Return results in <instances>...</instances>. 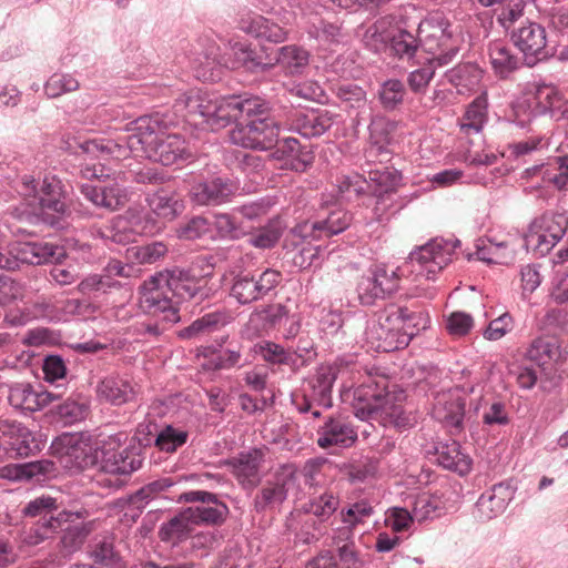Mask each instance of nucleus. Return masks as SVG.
I'll use <instances>...</instances> for the list:
<instances>
[{
  "instance_id": "obj_1",
  "label": "nucleus",
  "mask_w": 568,
  "mask_h": 568,
  "mask_svg": "<svg viewBox=\"0 0 568 568\" xmlns=\"http://www.w3.org/2000/svg\"><path fill=\"white\" fill-rule=\"evenodd\" d=\"M172 121L168 114L155 113L140 116L125 126L129 133L125 144L106 139L87 140L80 143L84 153L93 156L109 155L116 160L126 158L129 153H141L145 158L172 165L179 160L191 156L185 140L170 132Z\"/></svg>"
},
{
  "instance_id": "obj_2",
  "label": "nucleus",
  "mask_w": 568,
  "mask_h": 568,
  "mask_svg": "<svg viewBox=\"0 0 568 568\" xmlns=\"http://www.w3.org/2000/svg\"><path fill=\"white\" fill-rule=\"evenodd\" d=\"M206 284L204 277H195L181 270H166L144 281L140 305L145 313L174 324L180 321L181 302L206 297Z\"/></svg>"
},
{
  "instance_id": "obj_3",
  "label": "nucleus",
  "mask_w": 568,
  "mask_h": 568,
  "mask_svg": "<svg viewBox=\"0 0 568 568\" xmlns=\"http://www.w3.org/2000/svg\"><path fill=\"white\" fill-rule=\"evenodd\" d=\"M254 97H216L201 90H191L176 99L174 109L190 123L212 131L241 120L254 110Z\"/></svg>"
},
{
  "instance_id": "obj_4",
  "label": "nucleus",
  "mask_w": 568,
  "mask_h": 568,
  "mask_svg": "<svg viewBox=\"0 0 568 568\" xmlns=\"http://www.w3.org/2000/svg\"><path fill=\"white\" fill-rule=\"evenodd\" d=\"M404 399L403 390L390 392L388 389L386 377L368 375L354 390V413L362 420H373L384 426L404 427L408 424V418L403 409Z\"/></svg>"
},
{
  "instance_id": "obj_5",
  "label": "nucleus",
  "mask_w": 568,
  "mask_h": 568,
  "mask_svg": "<svg viewBox=\"0 0 568 568\" xmlns=\"http://www.w3.org/2000/svg\"><path fill=\"white\" fill-rule=\"evenodd\" d=\"M453 246L443 240H433L409 254L408 260L396 270L385 265H376L372 271L384 294L397 290V281L407 272L416 273V277L425 276L433 280L437 273L452 262Z\"/></svg>"
},
{
  "instance_id": "obj_6",
  "label": "nucleus",
  "mask_w": 568,
  "mask_h": 568,
  "mask_svg": "<svg viewBox=\"0 0 568 568\" xmlns=\"http://www.w3.org/2000/svg\"><path fill=\"white\" fill-rule=\"evenodd\" d=\"M21 197V216L27 220H49L55 213H64L67 205L62 183L54 176H45L42 182H36L31 175L22 176L17 186Z\"/></svg>"
},
{
  "instance_id": "obj_7",
  "label": "nucleus",
  "mask_w": 568,
  "mask_h": 568,
  "mask_svg": "<svg viewBox=\"0 0 568 568\" xmlns=\"http://www.w3.org/2000/svg\"><path fill=\"white\" fill-rule=\"evenodd\" d=\"M255 109L243 116L242 121L231 131L234 144L253 150H268L278 142L280 124L271 115L268 104L254 97Z\"/></svg>"
},
{
  "instance_id": "obj_8",
  "label": "nucleus",
  "mask_w": 568,
  "mask_h": 568,
  "mask_svg": "<svg viewBox=\"0 0 568 568\" xmlns=\"http://www.w3.org/2000/svg\"><path fill=\"white\" fill-rule=\"evenodd\" d=\"M82 176L85 179H98L99 184H83L81 193L87 200L99 207L109 211H116L123 207L130 200V194L123 185L125 182L124 174L119 172L111 176L104 173L102 165H87L81 170Z\"/></svg>"
},
{
  "instance_id": "obj_9",
  "label": "nucleus",
  "mask_w": 568,
  "mask_h": 568,
  "mask_svg": "<svg viewBox=\"0 0 568 568\" xmlns=\"http://www.w3.org/2000/svg\"><path fill=\"white\" fill-rule=\"evenodd\" d=\"M568 216L560 212H546L536 217L526 235V244L540 254L548 253L565 235Z\"/></svg>"
},
{
  "instance_id": "obj_10",
  "label": "nucleus",
  "mask_w": 568,
  "mask_h": 568,
  "mask_svg": "<svg viewBox=\"0 0 568 568\" xmlns=\"http://www.w3.org/2000/svg\"><path fill=\"white\" fill-rule=\"evenodd\" d=\"M161 229L162 225L151 214L131 207L123 215L114 217L103 235L115 243L126 244L133 242L136 235H153Z\"/></svg>"
},
{
  "instance_id": "obj_11",
  "label": "nucleus",
  "mask_w": 568,
  "mask_h": 568,
  "mask_svg": "<svg viewBox=\"0 0 568 568\" xmlns=\"http://www.w3.org/2000/svg\"><path fill=\"white\" fill-rule=\"evenodd\" d=\"M297 468L294 464L281 465L256 493L253 504L257 513L274 509L283 504L287 493L296 484Z\"/></svg>"
},
{
  "instance_id": "obj_12",
  "label": "nucleus",
  "mask_w": 568,
  "mask_h": 568,
  "mask_svg": "<svg viewBox=\"0 0 568 568\" xmlns=\"http://www.w3.org/2000/svg\"><path fill=\"white\" fill-rule=\"evenodd\" d=\"M352 221V213L341 206H336L329 210L327 215L320 221L313 223L306 221L296 225L292 230V235L293 237H298L300 242H294V244L298 245L304 241L337 235L348 229Z\"/></svg>"
},
{
  "instance_id": "obj_13",
  "label": "nucleus",
  "mask_w": 568,
  "mask_h": 568,
  "mask_svg": "<svg viewBox=\"0 0 568 568\" xmlns=\"http://www.w3.org/2000/svg\"><path fill=\"white\" fill-rule=\"evenodd\" d=\"M418 49L429 53L430 62L437 65L448 63L457 52V40L452 32L440 27H430L428 23H420L418 28Z\"/></svg>"
},
{
  "instance_id": "obj_14",
  "label": "nucleus",
  "mask_w": 568,
  "mask_h": 568,
  "mask_svg": "<svg viewBox=\"0 0 568 568\" xmlns=\"http://www.w3.org/2000/svg\"><path fill=\"white\" fill-rule=\"evenodd\" d=\"M403 307H388L378 316V321L368 328L369 337L378 342L377 349L390 352L404 348V345H399L400 335L403 334Z\"/></svg>"
},
{
  "instance_id": "obj_15",
  "label": "nucleus",
  "mask_w": 568,
  "mask_h": 568,
  "mask_svg": "<svg viewBox=\"0 0 568 568\" xmlns=\"http://www.w3.org/2000/svg\"><path fill=\"white\" fill-rule=\"evenodd\" d=\"M180 499L185 503H201L199 506L186 508L195 526L200 524H221L229 511L226 505L220 503L216 495L209 491H187L182 494Z\"/></svg>"
},
{
  "instance_id": "obj_16",
  "label": "nucleus",
  "mask_w": 568,
  "mask_h": 568,
  "mask_svg": "<svg viewBox=\"0 0 568 568\" xmlns=\"http://www.w3.org/2000/svg\"><path fill=\"white\" fill-rule=\"evenodd\" d=\"M357 440V432L345 418L328 417L317 429V445L323 449L331 447L348 448Z\"/></svg>"
},
{
  "instance_id": "obj_17",
  "label": "nucleus",
  "mask_w": 568,
  "mask_h": 568,
  "mask_svg": "<svg viewBox=\"0 0 568 568\" xmlns=\"http://www.w3.org/2000/svg\"><path fill=\"white\" fill-rule=\"evenodd\" d=\"M466 406V395L463 389L443 390L435 397L433 416L447 426L462 425Z\"/></svg>"
},
{
  "instance_id": "obj_18",
  "label": "nucleus",
  "mask_w": 568,
  "mask_h": 568,
  "mask_svg": "<svg viewBox=\"0 0 568 568\" xmlns=\"http://www.w3.org/2000/svg\"><path fill=\"white\" fill-rule=\"evenodd\" d=\"M511 38L527 58L542 60L548 55L546 30L538 23L527 22L515 30Z\"/></svg>"
},
{
  "instance_id": "obj_19",
  "label": "nucleus",
  "mask_w": 568,
  "mask_h": 568,
  "mask_svg": "<svg viewBox=\"0 0 568 568\" xmlns=\"http://www.w3.org/2000/svg\"><path fill=\"white\" fill-rule=\"evenodd\" d=\"M110 448L102 450V468L109 474L130 475L142 466V457L135 448H123L114 452L116 442L110 438L108 442Z\"/></svg>"
},
{
  "instance_id": "obj_20",
  "label": "nucleus",
  "mask_w": 568,
  "mask_h": 568,
  "mask_svg": "<svg viewBox=\"0 0 568 568\" xmlns=\"http://www.w3.org/2000/svg\"><path fill=\"white\" fill-rule=\"evenodd\" d=\"M235 191V184L229 179L213 178L193 185L190 195L200 205H217L227 202Z\"/></svg>"
},
{
  "instance_id": "obj_21",
  "label": "nucleus",
  "mask_w": 568,
  "mask_h": 568,
  "mask_svg": "<svg viewBox=\"0 0 568 568\" xmlns=\"http://www.w3.org/2000/svg\"><path fill=\"white\" fill-rule=\"evenodd\" d=\"M526 358L544 371H551L564 361V353L555 336H541L531 342L527 348Z\"/></svg>"
},
{
  "instance_id": "obj_22",
  "label": "nucleus",
  "mask_w": 568,
  "mask_h": 568,
  "mask_svg": "<svg viewBox=\"0 0 568 568\" xmlns=\"http://www.w3.org/2000/svg\"><path fill=\"white\" fill-rule=\"evenodd\" d=\"M272 156L281 162V169L296 172H304L314 160L312 152L302 149L300 142L294 138L285 139L278 143Z\"/></svg>"
},
{
  "instance_id": "obj_23",
  "label": "nucleus",
  "mask_w": 568,
  "mask_h": 568,
  "mask_svg": "<svg viewBox=\"0 0 568 568\" xmlns=\"http://www.w3.org/2000/svg\"><path fill=\"white\" fill-rule=\"evenodd\" d=\"M239 28L254 38L271 42H282L287 34L283 27L255 12L243 14L239 20Z\"/></svg>"
},
{
  "instance_id": "obj_24",
  "label": "nucleus",
  "mask_w": 568,
  "mask_h": 568,
  "mask_svg": "<svg viewBox=\"0 0 568 568\" xmlns=\"http://www.w3.org/2000/svg\"><path fill=\"white\" fill-rule=\"evenodd\" d=\"M138 392L136 384L120 376H108L97 387L101 400L118 406L133 400Z\"/></svg>"
},
{
  "instance_id": "obj_25",
  "label": "nucleus",
  "mask_w": 568,
  "mask_h": 568,
  "mask_svg": "<svg viewBox=\"0 0 568 568\" xmlns=\"http://www.w3.org/2000/svg\"><path fill=\"white\" fill-rule=\"evenodd\" d=\"M16 260L27 264L40 265L48 262H60L63 255L61 248L44 242H24L19 243L14 248Z\"/></svg>"
},
{
  "instance_id": "obj_26",
  "label": "nucleus",
  "mask_w": 568,
  "mask_h": 568,
  "mask_svg": "<svg viewBox=\"0 0 568 568\" xmlns=\"http://www.w3.org/2000/svg\"><path fill=\"white\" fill-rule=\"evenodd\" d=\"M524 174L526 178L540 176L546 185L564 190L568 185V154L557 156L547 164L528 168Z\"/></svg>"
},
{
  "instance_id": "obj_27",
  "label": "nucleus",
  "mask_w": 568,
  "mask_h": 568,
  "mask_svg": "<svg viewBox=\"0 0 568 568\" xmlns=\"http://www.w3.org/2000/svg\"><path fill=\"white\" fill-rule=\"evenodd\" d=\"M8 400L14 408L36 412L51 402L47 392H37L29 384L18 383L9 388Z\"/></svg>"
},
{
  "instance_id": "obj_28",
  "label": "nucleus",
  "mask_w": 568,
  "mask_h": 568,
  "mask_svg": "<svg viewBox=\"0 0 568 568\" xmlns=\"http://www.w3.org/2000/svg\"><path fill=\"white\" fill-rule=\"evenodd\" d=\"M528 90L531 94L532 104L539 115L549 114L551 118L557 116L558 110L567 103L564 94L552 85H535Z\"/></svg>"
},
{
  "instance_id": "obj_29",
  "label": "nucleus",
  "mask_w": 568,
  "mask_h": 568,
  "mask_svg": "<svg viewBox=\"0 0 568 568\" xmlns=\"http://www.w3.org/2000/svg\"><path fill=\"white\" fill-rule=\"evenodd\" d=\"M488 55L491 68L499 78H507L519 68L520 58L513 52L507 43L500 40L493 41L489 44Z\"/></svg>"
},
{
  "instance_id": "obj_30",
  "label": "nucleus",
  "mask_w": 568,
  "mask_h": 568,
  "mask_svg": "<svg viewBox=\"0 0 568 568\" xmlns=\"http://www.w3.org/2000/svg\"><path fill=\"white\" fill-rule=\"evenodd\" d=\"M262 453L254 449L240 454L231 462L233 474L243 487H254L258 480V470L262 463Z\"/></svg>"
},
{
  "instance_id": "obj_31",
  "label": "nucleus",
  "mask_w": 568,
  "mask_h": 568,
  "mask_svg": "<svg viewBox=\"0 0 568 568\" xmlns=\"http://www.w3.org/2000/svg\"><path fill=\"white\" fill-rule=\"evenodd\" d=\"M90 557L95 564L106 568H125V561L115 548V537L112 534L100 536L94 540Z\"/></svg>"
},
{
  "instance_id": "obj_32",
  "label": "nucleus",
  "mask_w": 568,
  "mask_h": 568,
  "mask_svg": "<svg viewBox=\"0 0 568 568\" xmlns=\"http://www.w3.org/2000/svg\"><path fill=\"white\" fill-rule=\"evenodd\" d=\"M195 525L187 510L179 513L169 521L163 523L159 530V538L164 542L173 546L187 539L193 532Z\"/></svg>"
},
{
  "instance_id": "obj_33",
  "label": "nucleus",
  "mask_w": 568,
  "mask_h": 568,
  "mask_svg": "<svg viewBox=\"0 0 568 568\" xmlns=\"http://www.w3.org/2000/svg\"><path fill=\"white\" fill-rule=\"evenodd\" d=\"M97 520H89L69 526L60 539V552L63 557H70L79 551L88 537L97 529Z\"/></svg>"
},
{
  "instance_id": "obj_34",
  "label": "nucleus",
  "mask_w": 568,
  "mask_h": 568,
  "mask_svg": "<svg viewBox=\"0 0 568 568\" xmlns=\"http://www.w3.org/2000/svg\"><path fill=\"white\" fill-rule=\"evenodd\" d=\"M483 71L473 63H462L446 72L445 78L459 94L474 91L480 83Z\"/></svg>"
},
{
  "instance_id": "obj_35",
  "label": "nucleus",
  "mask_w": 568,
  "mask_h": 568,
  "mask_svg": "<svg viewBox=\"0 0 568 568\" xmlns=\"http://www.w3.org/2000/svg\"><path fill=\"white\" fill-rule=\"evenodd\" d=\"M146 201L152 214L164 221H172L183 209L178 195L163 189L150 195Z\"/></svg>"
},
{
  "instance_id": "obj_36",
  "label": "nucleus",
  "mask_w": 568,
  "mask_h": 568,
  "mask_svg": "<svg viewBox=\"0 0 568 568\" xmlns=\"http://www.w3.org/2000/svg\"><path fill=\"white\" fill-rule=\"evenodd\" d=\"M342 362L333 365H322L318 367L312 382L314 395L325 407H331V392L337 375L342 373Z\"/></svg>"
},
{
  "instance_id": "obj_37",
  "label": "nucleus",
  "mask_w": 568,
  "mask_h": 568,
  "mask_svg": "<svg viewBox=\"0 0 568 568\" xmlns=\"http://www.w3.org/2000/svg\"><path fill=\"white\" fill-rule=\"evenodd\" d=\"M508 488L503 485L483 494L477 501V509L483 519H491L501 514L507 507Z\"/></svg>"
},
{
  "instance_id": "obj_38",
  "label": "nucleus",
  "mask_w": 568,
  "mask_h": 568,
  "mask_svg": "<svg viewBox=\"0 0 568 568\" xmlns=\"http://www.w3.org/2000/svg\"><path fill=\"white\" fill-rule=\"evenodd\" d=\"M488 97L487 92L479 94L467 108L462 122L460 129L465 133H478L487 120Z\"/></svg>"
},
{
  "instance_id": "obj_39",
  "label": "nucleus",
  "mask_w": 568,
  "mask_h": 568,
  "mask_svg": "<svg viewBox=\"0 0 568 568\" xmlns=\"http://www.w3.org/2000/svg\"><path fill=\"white\" fill-rule=\"evenodd\" d=\"M438 463L447 469L466 475L471 469V459L460 450L459 444L453 442L437 450Z\"/></svg>"
},
{
  "instance_id": "obj_40",
  "label": "nucleus",
  "mask_w": 568,
  "mask_h": 568,
  "mask_svg": "<svg viewBox=\"0 0 568 568\" xmlns=\"http://www.w3.org/2000/svg\"><path fill=\"white\" fill-rule=\"evenodd\" d=\"M233 321V315L226 310L215 311L203 315L201 318L194 321L184 331V335L187 337L195 336L204 332L216 331Z\"/></svg>"
},
{
  "instance_id": "obj_41",
  "label": "nucleus",
  "mask_w": 568,
  "mask_h": 568,
  "mask_svg": "<svg viewBox=\"0 0 568 568\" xmlns=\"http://www.w3.org/2000/svg\"><path fill=\"white\" fill-rule=\"evenodd\" d=\"M333 124V116L328 111H311L297 119V129L305 136H318Z\"/></svg>"
},
{
  "instance_id": "obj_42",
  "label": "nucleus",
  "mask_w": 568,
  "mask_h": 568,
  "mask_svg": "<svg viewBox=\"0 0 568 568\" xmlns=\"http://www.w3.org/2000/svg\"><path fill=\"white\" fill-rule=\"evenodd\" d=\"M339 498L332 490H324L323 493H313L310 501L304 506L306 513H310L322 520L329 518L338 508Z\"/></svg>"
},
{
  "instance_id": "obj_43",
  "label": "nucleus",
  "mask_w": 568,
  "mask_h": 568,
  "mask_svg": "<svg viewBox=\"0 0 568 568\" xmlns=\"http://www.w3.org/2000/svg\"><path fill=\"white\" fill-rule=\"evenodd\" d=\"M308 52L297 45L282 47L278 51L277 62L290 74L301 73L308 64Z\"/></svg>"
},
{
  "instance_id": "obj_44",
  "label": "nucleus",
  "mask_w": 568,
  "mask_h": 568,
  "mask_svg": "<svg viewBox=\"0 0 568 568\" xmlns=\"http://www.w3.org/2000/svg\"><path fill=\"white\" fill-rule=\"evenodd\" d=\"M430 325V317L426 312H413L408 308H404L403 316V334L400 335L399 345L406 347L410 339L419 332L425 331Z\"/></svg>"
},
{
  "instance_id": "obj_45",
  "label": "nucleus",
  "mask_w": 568,
  "mask_h": 568,
  "mask_svg": "<svg viewBox=\"0 0 568 568\" xmlns=\"http://www.w3.org/2000/svg\"><path fill=\"white\" fill-rule=\"evenodd\" d=\"M166 253L168 246L163 242H152L130 247L128 250V258L140 264H153L163 258Z\"/></svg>"
},
{
  "instance_id": "obj_46",
  "label": "nucleus",
  "mask_w": 568,
  "mask_h": 568,
  "mask_svg": "<svg viewBox=\"0 0 568 568\" xmlns=\"http://www.w3.org/2000/svg\"><path fill=\"white\" fill-rule=\"evenodd\" d=\"M369 182L374 184L375 196L395 192L400 182V174L395 170L383 169L369 172Z\"/></svg>"
},
{
  "instance_id": "obj_47",
  "label": "nucleus",
  "mask_w": 568,
  "mask_h": 568,
  "mask_svg": "<svg viewBox=\"0 0 568 568\" xmlns=\"http://www.w3.org/2000/svg\"><path fill=\"white\" fill-rule=\"evenodd\" d=\"M9 445L19 457H29L34 455L43 447L42 440L37 438V436L24 426L21 428L19 434L9 442Z\"/></svg>"
},
{
  "instance_id": "obj_48",
  "label": "nucleus",
  "mask_w": 568,
  "mask_h": 568,
  "mask_svg": "<svg viewBox=\"0 0 568 568\" xmlns=\"http://www.w3.org/2000/svg\"><path fill=\"white\" fill-rule=\"evenodd\" d=\"M283 226L280 221H272L267 225L253 232L248 239L251 245L257 248L273 247L282 236Z\"/></svg>"
},
{
  "instance_id": "obj_49",
  "label": "nucleus",
  "mask_w": 568,
  "mask_h": 568,
  "mask_svg": "<svg viewBox=\"0 0 568 568\" xmlns=\"http://www.w3.org/2000/svg\"><path fill=\"white\" fill-rule=\"evenodd\" d=\"M372 513L373 508L367 501L355 503L346 513H342L343 521L346 526L339 530L341 536L338 538L348 539L352 534V527L363 523Z\"/></svg>"
},
{
  "instance_id": "obj_50",
  "label": "nucleus",
  "mask_w": 568,
  "mask_h": 568,
  "mask_svg": "<svg viewBox=\"0 0 568 568\" xmlns=\"http://www.w3.org/2000/svg\"><path fill=\"white\" fill-rule=\"evenodd\" d=\"M60 520L54 517H50V519L44 521H39L26 532L24 542L29 546H37L44 540L52 538L60 528Z\"/></svg>"
},
{
  "instance_id": "obj_51",
  "label": "nucleus",
  "mask_w": 568,
  "mask_h": 568,
  "mask_svg": "<svg viewBox=\"0 0 568 568\" xmlns=\"http://www.w3.org/2000/svg\"><path fill=\"white\" fill-rule=\"evenodd\" d=\"M398 30L393 17H384L366 30L365 39L374 41V45L378 48V44H388L392 36Z\"/></svg>"
},
{
  "instance_id": "obj_52",
  "label": "nucleus",
  "mask_w": 568,
  "mask_h": 568,
  "mask_svg": "<svg viewBox=\"0 0 568 568\" xmlns=\"http://www.w3.org/2000/svg\"><path fill=\"white\" fill-rule=\"evenodd\" d=\"M187 433L172 426L163 428L155 439V446L165 453H174L187 440Z\"/></svg>"
},
{
  "instance_id": "obj_53",
  "label": "nucleus",
  "mask_w": 568,
  "mask_h": 568,
  "mask_svg": "<svg viewBox=\"0 0 568 568\" xmlns=\"http://www.w3.org/2000/svg\"><path fill=\"white\" fill-rule=\"evenodd\" d=\"M398 123L385 116H376L369 125L371 140L374 144L379 145L389 143L392 134L396 131Z\"/></svg>"
},
{
  "instance_id": "obj_54",
  "label": "nucleus",
  "mask_w": 568,
  "mask_h": 568,
  "mask_svg": "<svg viewBox=\"0 0 568 568\" xmlns=\"http://www.w3.org/2000/svg\"><path fill=\"white\" fill-rule=\"evenodd\" d=\"M79 87V81L72 75L54 73L47 81L44 90L49 98H59L64 93L78 90Z\"/></svg>"
},
{
  "instance_id": "obj_55",
  "label": "nucleus",
  "mask_w": 568,
  "mask_h": 568,
  "mask_svg": "<svg viewBox=\"0 0 568 568\" xmlns=\"http://www.w3.org/2000/svg\"><path fill=\"white\" fill-rule=\"evenodd\" d=\"M388 43L392 51L399 58H410L418 50V40L412 33L400 28L392 36Z\"/></svg>"
},
{
  "instance_id": "obj_56",
  "label": "nucleus",
  "mask_w": 568,
  "mask_h": 568,
  "mask_svg": "<svg viewBox=\"0 0 568 568\" xmlns=\"http://www.w3.org/2000/svg\"><path fill=\"white\" fill-rule=\"evenodd\" d=\"M337 189L342 197L352 200L366 192L371 184L358 174L344 175L337 179Z\"/></svg>"
},
{
  "instance_id": "obj_57",
  "label": "nucleus",
  "mask_w": 568,
  "mask_h": 568,
  "mask_svg": "<svg viewBox=\"0 0 568 568\" xmlns=\"http://www.w3.org/2000/svg\"><path fill=\"white\" fill-rule=\"evenodd\" d=\"M231 294L241 304L251 303L261 298L255 284V277H250L248 275L239 276L235 280L231 290Z\"/></svg>"
},
{
  "instance_id": "obj_58",
  "label": "nucleus",
  "mask_w": 568,
  "mask_h": 568,
  "mask_svg": "<svg viewBox=\"0 0 568 568\" xmlns=\"http://www.w3.org/2000/svg\"><path fill=\"white\" fill-rule=\"evenodd\" d=\"M404 94V84L399 80H388L379 90V100L385 109L394 110L403 102Z\"/></svg>"
},
{
  "instance_id": "obj_59",
  "label": "nucleus",
  "mask_w": 568,
  "mask_h": 568,
  "mask_svg": "<svg viewBox=\"0 0 568 568\" xmlns=\"http://www.w3.org/2000/svg\"><path fill=\"white\" fill-rule=\"evenodd\" d=\"M514 121L524 126L529 123L535 116L539 115L532 104L531 94L527 90L519 97L511 106Z\"/></svg>"
},
{
  "instance_id": "obj_60",
  "label": "nucleus",
  "mask_w": 568,
  "mask_h": 568,
  "mask_svg": "<svg viewBox=\"0 0 568 568\" xmlns=\"http://www.w3.org/2000/svg\"><path fill=\"white\" fill-rule=\"evenodd\" d=\"M264 361L271 364H294L293 354L283 346L273 342H263L257 345Z\"/></svg>"
},
{
  "instance_id": "obj_61",
  "label": "nucleus",
  "mask_w": 568,
  "mask_h": 568,
  "mask_svg": "<svg viewBox=\"0 0 568 568\" xmlns=\"http://www.w3.org/2000/svg\"><path fill=\"white\" fill-rule=\"evenodd\" d=\"M483 424L486 426H505L509 423L507 406L501 400L487 402L481 415Z\"/></svg>"
},
{
  "instance_id": "obj_62",
  "label": "nucleus",
  "mask_w": 568,
  "mask_h": 568,
  "mask_svg": "<svg viewBox=\"0 0 568 568\" xmlns=\"http://www.w3.org/2000/svg\"><path fill=\"white\" fill-rule=\"evenodd\" d=\"M357 293L361 302L366 305L372 304L376 298H382L385 295L372 271L359 278Z\"/></svg>"
},
{
  "instance_id": "obj_63",
  "label": "nucleus",
  "mask_w": 568,
  "mask_h": 568,
  "mask_svg": "<svg viewBox=\"0 0 568 568\" xmlns=\"http://www.w3.org/2000/svg\"><path fill=\"white\" fill-rule=\"evenodd\" d=\"M214 225L221 236L239 239L245 234L239 219L232 214H217L214 217Z\"/></svg>"
},
{
  "instance_id": "obj_64",
  "label": "nucleus",
  "mask_w": 568,
  "mask_h": 568,
  "mask_svg": "<svg viewBox=\"0 0 568 568\" xmlns=\"http://www.w3.org/2000/svg\"><path fill=\"white\" fill-rule=\"evenodd\" d=\"M514 328V318L509 313H504L489 322L484 331V338L487 341H498Z\"/></svg>"
}]
</instances>
